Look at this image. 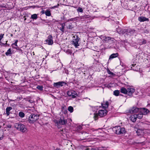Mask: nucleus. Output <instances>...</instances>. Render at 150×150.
<instances>
[{
    "instance_id": "nucleus-1",
    "label": "nucleus",
    "mask_w": 150,
    "mask_h": 150,
    "mask_svg": "<svg viewBox=\"0 0 150 150\" xmlns=\"http://www.w3.org/2000/svg\"><path fill=\"white\" fill-rule=\"evenodd\" d=\"M112 130L115 133L117 134H123L125 133V128L120 126H116L112 128Z\"/></svg>"
},
{
    "instance_id": "nucleus-2",
    "label": "nucleus",
    "mask_w": 150,
    "mask_h": 150,
    "mask_svg": "<svg viewBox=\"0 0 150 150\" xmlns=\"http://www.w3.org/2000/svg\"><path fill=\"white\" fill-rule=\"evenodd\" d=\"M107 112L106 110H99L98 114L95 113L94 114L93 117L94 119L96 120L98 119V115L101 117L104 116L106 115Z\"/></svg>"
},
{
    "instance_id": "nucleus-3",
    "label": "nucleus",
    "mask_w": 150,
    "mask_h": 150,
    "mask_svg": "<svg viewBox=\"0 0 150 150\" xmlns=\"http://www.w3.org/2000/svg\"><path fill=\"white\" fill-rule=\"evenodd\" d=\"M55 125L59 127L60 125H65L67 123V120L65 119L64 117L60 118L58 120H55L54 121Z\"/></svg>"
},
{
    "instance_id": "nucleus-4",
    "label": "nucleus",
    "mask_w": 150,
    "mask_h": 150,
    "mask_svg": "<svg viewBox=\"0 0 150 150\" xmlns=\"http://www.w3.org/2000/svg\"><path fill=\"white\" fill-rule=\"evenodd\" d=\"M39 119V115L37 114H31L29 117L28 122L30 123H33Z\"/></svg>"
},
{
    "instance_id": "nucleus-5",
    "label": "nucleus",
    "mask_w": 150,
    "mask_h": 150,
    "mask_svg": "<svg viewBox=\"0 0 150 150\" xmlns=\"http://www.w3.org/2000/svg\"><path fill=\"white\" fill-rule=\"evenodd\" d=\"M15 126L17 129L23 132H25L27 130L25 126L21 123H16Z\"/></svg>"
},
{
    "instance_id": "nucleus-6",
    "label": "nucleus",
    "mask_w": 150,
    "mask_h": 150,
    "mask_svg": "<svg viewBox=\"0 0 150 150\" xmlns=\"http://www.w3.org/2000/svg\"><path fill=\"white\" fill-rule=\"evenodd\" d=\"M100 38L103 39V40L109 43L110 44L112 43L114 41L113 38L109 36L107 37L103 35L100 36Z\"/></svg>"
},
{
    "instance_id": "nucleus-7",
    "label": "nucleus",
    "mask_w": 150,
    "mask_h": 150,
    "mask_svg": "<svg viewBox=\"0 0 150 150\" xmlns=\"http://www.w3.org/2000/svg\"><path fill=\"white\" fill-rule=\"evenodd\" d=\"M79 40V38L77 35H75L73 36V39L72 42V44L74 45L76 48H77L78 46H79L78 42Z\"/></svg>"
},
{
    "instance_id": "nucleus-8",
    "label": "nucleus",
    "mask_w": 150,
    "mask_h": 150,
    "mask_svg": "<svg viewBox=\"0 0 150 150\" xmlns=\"http://www.w3.org/2000/svg\"><path fill=\"white\" fill-rule=\"evenodd\" d=\"M46 44L49 45H52L53 44V41L52 40V37L51 35H49L47 38V39L45 40Z\"/></svg>"
},
{
    "instance_id": "nucleus-9",
    "label": "nucleus",
    "mask_w": 150,
    "mask_h": 150,
    "mask_svg": "<svg viewBox=\"0 0 150 150\" xmlns=\"http://www.w3.org/2000/svg\"><path fill=\"white\" fill-rule=\"evenodd\" d=\"M145 131V130L139 129L136 131V133L138 136H142L144 134Z\"/></svg>"
},
{
    "instance_id": "nucleus-10",
    "label": "nucleus",
    "mask_w": 150,
    "mask_h": 150,
    "mask_svg": "<svg viewBox=\"0 0 150 150\" xmlns=\"http://www.w3.org/2000/svg\"><path fill=\"white\" fill-rule=\"evenodd\" d=\"M139 111V108L136 107H133L129 110L130 113H133L137 112Z\"/></svg>"
},
{
    "instance_id": "nucleus-11",
    "label": "nucleus",
    "mask_w": 150,
    "mask_h": 150,
    "mask_svg": "<svg viewBox=\"0 0 150 150\" xmlns=\"http://www.w3.org/2000/svg\"><path fill=\"white\" fill-rule=\"evenodd\" d=\"M127 94L129 95H130L135 91V90L134 88H129L127 89Z\"/></svg>"
},
{
    "instance_id": "nucleus-12",
    "label": "nucleus",
    "mask_w": 150,
    "mask_h": 150,
    "mask_svg": "<svg viewBox=\"0 0 150 150\" xmlns=\"http://www.w3.org/2000/svg\"><path fill=\"white\" fill-rule=\"evenodd\" d=\"M149 111L148 110L145 108H143L141 109L140 113H142L143 115H145L149 112Z\"/></svg>"
},
{
    "instance_id": "nucleus-13",
    "label": "nucleus",
    "mask_w": 150,
    "mask_h": 150,
    "mask_svg": "<svg viewBox=\"0 0 150 150\" xmlns=\"http://www.w3.org/2000/svg\"><path fill=\"white\" fill-rule=\"evenodd\" d=\"M138 20L140 22H144L145 21H149V19L144 17L140 16L138 17Z\"/></svg>"
},
{
    "instance_id": "nucleus-14",
    "label": "nucleus",
    "mask_w": 150,
    "mask_h": 150,
    "mask_svg": "<svg viewBox=\"0 0 150 150\" xmlns=\"http://www.w3.org/2000/svg\"><path fill=\"white\" fill-rule=\"evenodd\" d=\"M132 67H131L132 69L135 71H137L140 69L139 67L137 66L136 64H132Z\"/></svg>"
},
{
    "instance_id": "nucleus-15",
    "label": "nucleus",
    "mask_w": 150,
    "mask_h": 150,
    "mask_svg": "<svg viewBox=\"0 0 150 150\" xmlns=\"http://www.w3.org/2000/svg\"><path fill=\"white\" fill-rule=\"evenodd\" d=\"M64 83L63 82H59L57 83H54V86L57 87H59L60 86H63V84Z\"/></svg>"
},
{
    "instance_id": "nucleus-16",
    "label": "nucleus",
    "mask_w": 150,
    "mask_h": 150,
    "mask_svg": "<svg viewBox=\"0 0 150 150\" xmlns=\"http://www.w3.org/2000/svg\"><path fill=\"white\" fill-rule=\"evenodd\" d=\"M101 105L103 108H108L109 105V103L108 101L104 102L103 103H101Z\"/></svg>"
},
{
    "instance_id": "nucleus-17",
    "label": "nucleus",
    "mask_w": 150,
    "mask_h": 150,
    "mask_svg": "<svg viewBox=\"0 0 150 150\" xmlns=\"http://www.w3.org/2000/svg\"><path fill=\"white\" fill-rule=\"evenodd\" d=\"M137 116L136 115L134 114L132 115L130 117V120L133 122H135L137 118Z\"/></svg>"
},
{
    "instance_id": "nucleus-18",
    "label": "nucleus",
    "mask_w": 150,
    "mask_h": 150,
    "mask_svg": "<svg viewBox=\"0 0 150 150\" xmlns=\"http://www.w3.org/2000/svg\"><path fill=\"white\" fill-rule=\"evenodd\" d=\"M118 55V54L117 53L113 54L110 56L109 60H110L111 59L117 57Z\"/></svg>"
},
{
    "instance_id": "nucleus-19",
    "label": "nucleus",
    "mask_w": 150,
    "mask_h": 150,
    "mask_svg": "<svg viewBox=\"0 0 150 150\" xmlns=\"http://www.w3.org/2000/svg\"><path fill=\"white\" fill-rule=\"evenodd\" d=\"M12 108L11 107H7L6 110V114L7 116H8L10 114V111L12 110Z\"/></svg>"
},
{
    "instance_id": "nucleus-20",
    "label": "nucleus",
    "mask_w": 150,
    "mask_h": 150,
    "mask_svg": "<svg viewBox=\"0 0 150 150\" xmlns=\"http://www.w3.org/2000/svg\"><path fill=\"white\" fill-rule=\"evenodd\" d=\"M127 89H126L124 87H122L120 89V92L121 93L124 94H127Z\"/></svg>"
},
{
    "instance_id": "nucleus-21",
    "label": "nucleus",
    "mask_w": 150,
    "mask_h": 150,
    "mask_svg": "<svg viewBox=\"0 0 150 150\" xmlns=\"http://www.w3.org/2000/svg\"><path fill=\"white\" fill-rule=\"evenodd\" d=\"M73 93H74V91L70 90L67 92V94L69 96H71V94H73Z\"/></svg>"
},
{
    "instance_id": "nucleus-22",
    "label": "nucleus",
    "mask_w": 150,
    "mask_h": 150,
    "mask_svg": "<svg viewBox=\"0 0 150 150\" xmlns=\"http://www.w3.org/2000/svg\"><path fill=\"white\" fill-rule=\"evenodd\" d=\"M120 93V91L118 90H116L115 91L113 92V95L115 96H118Z\"/></svg>"
},
{
    "instance_id": "nucleus-23",
    "label": "nucleus",
    "mask_w": 150,
    "mask_h": 150,
    "mask_svg": "<svg viewBox=\"0 0 150 150\" xmlns=\"http://www.w3.org/2000/svg\"><path fill=\"white\" fill-rule=\"evenodd\" d=\"M4 132L2 130H0V140L2 139L4 137Z\"/></svg>"
},
{
    "instance_id": "nucleus-24",
    "label": "nucleus",
    "mask_w": 150,
    "mask_h": 150,
    "mask_svg": "<svg viewBox=\"0 0 150 150\" xmlns=\"http://www.w3.org/2000/svg\"><path fill=\"white\" fill-rule=\"evenodd\" d=\"M62 25V28H60V30L62 31V32H64V27L65 26V23H63L61 24Z\"/></svg>"
},
{
    "instance_id": "nucleus-25",
    "label": "nucleus",
    "mask_w": 150,
    "mask_h": 150,
    "mask_svg": "<svg viewBox=\"0 0 150 150\" xmlns=\"http://www.w3.org/2000/svg\"><path fill=\"white\" fill-rule=\"evenodd\" d=\"M136 115L137 117V118L141 119L143 117V115L142 113H140Z\"/></svg>"
},
{
    "instance_id": "nucleus-26",
    "label": "nucleus",
    "mask_w": 150,
    "mask_h": 150,
    "mask_svg": "<svg viewBox=\"0 0 150 150\" xmlns=\"http://www.w3.org/2000/svg\"><path fill=\"white\" fill-rule=\"evenodd\" d=\"M45 15L47 16H51V13L50 11L49 10H47L45 12Z\"/></svg>"
},
{
    "instance_id": "nucleus-27",
    "label": "nucleus",
    "mask_w": 150,
    "mask_h": 150,
    "mask_svg": "<svg viewBox=\"0 0 150 150\" xmlns=\"http://www.w3.org/2000/svg\"><path fill=\"white\" fill-rule=\"evenodd\" d=\"M68 110L70 112H72L73 111V108L72 107L70 106L69 107Z\"/></svg>"
},
{
    "instance_id": "nucleus-28",
    "label": "nucleus",
    "mask_w": 150,
    "mask_h": 150,
    "mask_svg": "<svg viewBox=\"0 0 150 150\" xmlns=\"http://www.w3.org/2000/svg\"><path fill=\"white\" fill-rule=\"evenodd\" d=\"M11 54V49H9L6 52L5 54L7 56H8Z\"/></svg>"
},
{
    "instance_id": "nucleus-29",
    "label": "nucleus",
    "mask_w": 150,
    "mask_h": 150,
    "mask_svg": "<svg viewBox=\"0 0 150 150\" xmlns=\"http://www.w3.org/2000/svg\"><path fill=\"white\" fill-rule=\"evenodd\" d=\"M38 18L37 15L36 14H35L32 15L31 18L33 19H36Z\"/></svg>"
},
{
    "instance_id": "nucleus-30",
    "label": "nucleus",
    "mask_w": 150,
    "mask_h": 150,
    "mask_svg": "<svg viewBox=\"0 0 150 150\" xmlns=\"http://www.w3.org/2000/svg\"><path fill=\"white\" fill-rule=\"evenodd\" d=\"M19 115L21 117H24L25 115L24 113L22 112H20L19 113Z\"/></svg>"
},
{
    "instance_id": "nucleus-31",
    "label": "nucleus",
    "mask_w": 150,
    "mask_h": 150,
    "mask_svg": "<svg viewBox=\"0 0 150 150\" xmlns=\"http://www.w3.org/2000/svg\"><path fill=\"white\" fill-rule=\"evenodd\" d=\"M77 95L76 94V93L74 91V93H73V94H71V96H70L73 98H75Z\"/></svg>"
},
{
    "instance_id": "nucleus-32",
    "label": "nucleus",
    "mask_w": 150,
    "mask_h": 150,
    "mask_svg": "<svg viewBox=\"0 0 150 150\" xmlns=\"http://www.w3.org/2000/svg\"><path fill=\"white\" fill-rule=\"evenodd\" d=\"M73 27L72 26L71 24L70 23L69 24L67 27V28L68 29H71L73 28Z\"/></svg>"
},
{
    "instance_id": "nucleus-33",
    "label": "nucleus",
    "mask_w": 150,
    "mask_h": 150,
    "mask_svg": "<svg viewBox=\"0 0 150 150\" xmlns=\"http://www.w3.org/2000/svg\"><path fill=\"white\" fill-rule=\"evenodd\" d=\"M78 11L80 12H83V9L82 8L79 7L77 10Z\"/></svg>"
},
{
    "instance_id": "nucleus-34",
    "label": "nucleus",
    "mask_w": 150,
    "mask_h": 150,
    "mask_svg": "<svg viewBox=\"0 0 150 150\" xmlns=\"http://www.w3.org/2000/svg\"><path fill=\"white\" fill-rule=\"evenodd\" d=\"M37 88L40 91L42 90L43 89V87L42 86H38Z\"/></svg>"
},
{
    "instance_id": "nucleus-35",
    "label": "nucleus",
    "mask_w": 150,
    "mask_h": 150,
    "mask_svg": "<svg viewBox=\"0 0 150 150\" xmlns=\"http://www.w3.org/2000/svg\"><path fill=\"white\" fill-rule=\"evenodd\" d=\"M120 30V29H117V32L119 34L123 33H124V32L122 30Z\"/></svg>"
},
{
    "instance_id": "nucleus-36",
    "label": "nucleus",
    "mask_w": 150,
    "mask_h": 150,
    "mask_svg": "<svg viewBox=\"0 0 150 150\" xmlns=\"http://www.w3.org/2000/svg\"><path fill=\"white\" fill-rule=\"evenodd\" d=\"M66 52L67 54H71V51L69 49L67 50H66Z\"/></svg>"
},
{
    "instance_id": "nucleus-37",
    "label": "nucleus",
    "mask_w": 150,
    "mask_h": 150,
    "mask_svg": "<svg viewBox=\"0 0 150 150\" xmlns=\"http://www.w3.org/2000/svg\"><path fill=\"white\" fill-rule=\"evenodd\" d=\"M4 34H1L0 35V43L1 42V40L3 38Z\"/></svg>"
},
{
    "instance_id": "nucleus-38",
    "label": "nucleus",
    "mask_w": 150,
    "mask_h": 150,
    "mask_svg": "<svg viewBox=\"0 0 150 150\" xmlns=\"http://www.w3.org/2000/svg\"><path fill=\"white\" fill-rule=\"evenodd\" d=\"M82 129V127L81 126H78L77 127V129L78 130H81Z\"/></svg>"
},
{
    "instance_id": "nucleus-39",
    "label": "nucleus",
    "mask_w": 150,
    "mask_h": 150,
    "mask_svg": "<svg viewBox=\"0 0 150 150\" xmlns=\"http://www.w3.org/2000/svg\"><path fill=\"white\" fill-rule=\"evenodd\" d=\"M18 42V40H16L14 43L13 44V45H14L16 46H17V43Z\"/></svg>"
},
{
    "instance_id": "nucleus-40",
    "label": "nucleus",
    "mask_w": 150,
    "mask_h": 150,
    "mask_svg": "<svg viewBox=\"0 0 150 150\" xmlns=\"http://www.w3.org/2000/svg\"><path fill=\"white\" fill-rule=\"evenodd\" d=\"M28 101H29V102L30 103H33V101L32 100H28Z\"/></svg>"
},
{
    "instance_id": "nucleus-41",
    "label": "nucleus",
    "mask_w": 150,
    "mask_h": 150,
    "mask_svg": "<svg viewBox=\"0 0 150 150\" xmlns=\"http://www.w3.org/2000/svg\"><path fill=\"white\" fill-rule=\"evenodd\" d=\"M146 43V40H144L143 42V44H145Z\"/></svg>"
},
{
    "instance_id": "nucleus-42",
    "label": "nucleus",
    "mask_w": 150,
    "mask_h": 150,
    "mask_svg": "<svg viewBox=\"0 0 150 150\" xmlns=\"http://www.w3.org/2000/svg\"><path fill=\"white\" fill-rule=\"evenodd\" d=\"M57 6H54L53 7H52V8H57Z\"/></svg>"
},
{
    "instance_id": "nucleus-43",
    "label": "nucleus",
    "mask_w": 150,
    "mask_h": 150,
    "mask_svg": "<svg viewBox=\"0 0 150 150\" xmlns=\"http://www.w3.org/2000/svg\"><path fill=\"white\" fill-rule=\"evenodd\" d=\"M142 139H143V140L144 141H145V140H146V138H145L144 137H143Z\"/></svg>"
},
{
    "instance_id": "nucleus-44",
    "label": "nucleus",
    "mask_w": 150,
    "mask_h": 150,
    "mask_svg": "<svg viewBox=\"0 0 150 150\" xmlns=\"http://www.w3.org/2000/svg\"><path fill=\"white\" fill-rule=\"evenodd\" d=\"M83 17H84L83 18H88V17H87V16H83Z\"/></svg>"
},
{
    "instance_id": "nucleus-45",
    "label": "nucleus",
    "mask_w": 150,
    "mask_h": 150,
    "mask_svg": "<svg viewBox=\"0 0 150 150\" xmlns=\"http://www.w3.org/2000/svg\"><path fill=\"white\" fill-rule=\"evenodd\" d=\"M67 110H65V113H67Z\"/></svg>"
},
{
    "instance_id": "nucleus-46",
    "label": "nucleus",
    "mask_w": 150,
    "mask_h": 150,
    "mask_svg": "<svg viewBox=\"0 0 150 150\" xmlns=\"http://www.w3.org/2000/svg\"><path fill=\"white\" fill-rule=\"evenodd\" d=\"M105 148L104 149H103V150H105V148ZM100 150H103V149H99Z\"/></svg>"
},
{
    "instance_id": "nucleus-47",
    "label": "nucleus",
    "mask_w": 150,
    "mask_h": 150,
    "mask_svg": "<svg viewBox=\"0 0 150 150\" xmlns=\"http://www.w3.org/2000/svg\"><path fill=\"white\" fill-rule=\"evenodd\" d=\"M11 37H12V36H13V34H11Z\"/></svg>"
},
{
    "instance_id": "nucleus-48",
    "label": "nucleus",
    "mask_w": 150,
    "mask_h": 150,
    "mask_svg": "<svg viewBox=\"0 0 150 150\" xmlns=\"http://www.w3.org/2000/svg\"><path fill=\"white\" fill-rule=\"evenodd\" d=\"M55 150H60L59 149H56Z\"/></svg>"
},
{
    "instance_id": "nucleus-49",
    "label": "nucleus",
    "mask_w": 150,
    "mask_h": 150,
    "mask_svg": "<svg viewBox=\"0 0 150 150\" xmlns=\"http://www.w3.org/2000/svg\"><path fill=\"white\" fill-rule=\"evenodd\" d=\"M26 18H25V19H24V20H26Z\"/></svg>"
}]
</instances>
